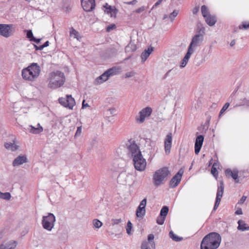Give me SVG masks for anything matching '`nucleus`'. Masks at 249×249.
I'll list each match as a JSON object with an SVG mask.
<instances>
[{
	"instance_id": "nucleus-1",
	"label": "nucleus",
	"mask_w": 249,
	"mask_h": 249,
	"mask_svg": "<svg viewBox=\"0 0 249 249\" xmlns=\"http://www.w3.org/2000/svg\"><path fill=\"white\" fill-rule=\"evenodd\" d=\"M221 237L216 232H211L205 235L201 243V249H216L220 244Z\"/></svg>"
},
{
	"instance_id": "nucleus-2",
	"label": "nucleus",
	"mask_w": 249,
	"mask_h": 249,
	"mask_svg": "<svg viewBox=\"0 0 249 249\" xmlns=\"http://www.w3.org/2000/svg\"><path fill=\"white\" fill-rule=\"evenodd\" d=\"M66 80L64 73L59 71H56L49 73L48 87L56 89L62 86Z\"/></svg>"
},
{
	"instance_id": "nucleus-3",
	"label": "nucleus",
	"mask_w": 249,
	"mask_h": 249,
	"mask_svg": "<svg viewBox=\"0 0 249 249\" xmlns=\"http://www.w3.org/2000/svg\"><path fill=\"white\" fill-rule=\"evenodd\" d=\"M40 71V66L36 63H33L22 70V77L25 80L33 81L39 76Z\"/></svg>"
},
{
	"instance_id": "nucleus-4",
	"label": "nucleus",
	"mask_w": 249,
	"mask_h": 249,
	"mask_svg": "<svg viewBox=\"0 0 249 249\" xmlns=\"http://www.w3.org/2000/svg\"><path fill=\"white\" fill-rule=\"evenodd\" d=\"M170 174L166 167H162L156 171L153 175V182L155 186H158L161 184L162 181Z\"/></svg>"
},
{
	"instance_id": "nucleus-5",
	"label": "nucleus",
	"mask_w": 249,
	"mask_h": 249,
	"mask_svg": "<svg viewBox=\"0 0 249 249\" xmlns=\"http://www.w3.org/2000/svg\"><path fill=\"white\" fill-rule=\"evenodd\" d=\"M55 220L54 215L51 213H48L47 216L42 217L41 224L43 228L48 231H51L54 227Z\"/></svg>"
},
{
	"instance_id": "nucleus-6",
	"label": "nucleus",
	"mask_w": 249,
	"mask_h": 249,
	"mask_svg": "<svg viewBox=\"0 0 249 249\" xmlns=\"http://www.w3.org/2000/svg\"><path fill=\"white\" fill-rule=\"evenodd\" d=\"M133 161L135 169L139 171H143L146 165V160L143 158L141 152L139 151L133 158Z\"/></svg>"
},
{
	"instance_id": "nucleus-7",
	"label": "nucleus",
	"mask_w": 249,
	"mask_h": 249,
	"mask_svg": "<svg viewBox=\"0 0 249 249\" xmlns=\"http://www.w3.org/2000/svg\"><path fill=\"white\" fill-rule=\"evenodd\" d=\"M204 28H200L199 31V33L195 35L190 43L188 49L191 50L192 51H195V48L201 45L202 43L203 40V35L200 34L201 32H204Z\"/></svg>"
},
{
	"instance_id": "nucleus-8",
	"label": "nucleus",
	"mask_w": 249,
	"mask_h": 249,
	"mask_svg": "<svg viewBox=\"0 0 249 249\" xmlns=\"http://www.w3.org/2000/svg\"><path fill=\"white\" fill-rule=\"evenodd\" d=\"M59 103L64 107L72 109L75 105L74 99L71 95H66V97H61L58 99Z\"/></svg>"
},
{
	"instance_id": "nucleus-9",
	"label": "nucleus",
	"mask_w": 249,
	"mask_h": 249,
	"mask_svg": "<svg viewBox=\"0 0 249 249\" xmlns=\"http://www.w3.org/2000/svg\"><path fill=\"white\" fill-rule=\"evenodd\" d=\"M224 189V183L223 181L221 180L219 182V185L218 186L215 204L213 210V212L215 211L219 206L221 198L223 196Z\"/></svg>"
},
{
	"instance_id": "nucleus-10",
	"label": "nucleus",
	"mask_w": 249,
	"mask_h": 249,
	"mask_svg": "<svg viewBox=\"0 0 249 249\" xmlns=\"http://www.w3.org/2000/svg\"><path fill=\"white\" fill-rule=\"evenodd\" d=\"M15 28L13 24H1V36L8 37L13 35Z\"/></svg>"
},
{
	"instance_id": "nucleus-11",
	"label": "nucleus",
	"mask_w": 249,
	"mask_h": 249,
	"mask_svg": "<svg viewBox=\"0 0 249 249\" xmlns=\"http://www.w3.org/2000/svg\"><path fill=\"white\" fill-rule=\"evenodd\" d=\"M184 169L183 168H181L170 181L169 185L171 188H174L178 185L181 181Z\"/></svg>"
},
{
	"instance_id": "nucleus-12",
	"label": "nucleus",
	"mask_w": 249,
	"mask_h": 249,
	"mask_svg": "<svg viewBox=\"0 0 249 249\" xmlns=\"http://www.w3.org/2000/svg\"><path fill=\"white\" fill-rule=\"evenodd\" d=\"M81 3L83 10L87 12L92 11L96 5L95 0H81Z\"/></svg>"
},
{
	"instance_id": "nucleus-13",
	"label": "nucleus",
	"mask_w": 249,
	"mask_h": 249,
	"mask_svg": "<svg viewBox=\"0 0 249 249\" xmlns=\"http://www.w3.org/2000/svg\"><path fill=\"white\" fill-rule=\"evenodd\" d=\"M152 112V110L150 107H146L139 112V118L137 117L136 120L141 123H143L146 117L151 115Z\"/></svg>"
},
{
	"instance_id": "nucleus-14",
	"label": "nucleus",
	"mask_w": 249,
	"mask_h": 249,
	"mask_svg": "<svg viewBox=\"0 0 249 249\" xmlns=\"http://www.w3.org/2000/svg\"><path fill=\"white\" fill-rule=\"evenodd\" d=\"M126 146L129 150V152L131 153L132 157L133 158L134 157V156L140 151L138 145L135 143V141H132L131 139L129 140L128 141V143H126Z\"/></svg>"
},
{
	"instance_id": "nucleus-15",
	"label": "nucleus",
	"mask_w": 249,
	"mask_h": 249,
	"mask_svg": "<svg viewBox=\"0 0 249 249\" xmlns=\"http://www.w3.org/2000/svg\"><path fill=\"white\" fill-rule=\"evenodd\" d=\"M103 8H105V12L107 14H110V17L114 18L116 17L118 10L115 7H112L106 3L105 5H103Z\"/></svg>"
},
{
	"instance_id": "nucleus-16",
	"label": "nucleus",
	"mask_w": 249,
	"mask_h": 249,
	"mask_svg": "<svg viewBox=\"0 0 249 249\" xmlns=\"http://www.w3.org/2000/svg\"><path fill=\"white\" fill-rule=\"evenodd\" d=\"M204 137L203 135H200L198 136L196 140L195 143V152L196 154H198L201 148Z\"/></svg>"
},
{
	"instance_id": "nucleus-17",
	"label": "nucleus",
	"mask_w": 249,
	"mask_h": 249,
	"mask_svg": "<svg viewBox=\"0 0 249 249\" xmlns=\"http://www.w3.org/2000/svg\"><path fill=\"white\" fill-rule=\"evenodd\" d=\"M28 162V159L27 156L25 155H20L18 156L13 160L12 165L13 166H18L24 163Z\"/></svg>"
},
{
	"instance_id": "nucleus-18",
	"label": "nucleus",
	"mask_w": 249,
	"mask_h": 249,
	"mask_svg": "<svg viewBox=\"0 0 249 249\" xmlns=\"http://www.w3.org/2000/svg\"><path fill=\"white\" fill-rule=\"evenodd\" d=\"M131 176V174L127 173L125 171H123L118 176L117 181L121 184L125 185L127 183L128 178Z\"/></svg>"
},
{
	"instance_id": "nucleus-19",
	"label": "nucleus",
	"mask_w": 249,
	"mask_h": 249,
	"mask_svg": "<svg viewBox=\"0 0 249 249\" xmlns=\"http://www.w3.org/2000/svg\"><path fill=\"white\" fill-rule=\"evenodd\" d=\"M226 175L229 178L231 177L236 183L239 182L238 179V171L236 169H234L232 171L231 169H227L225 170Z\"/></svg>"
},
{
	"instance_id": "nucleus-20",
	"label": "nucleus",
	"mask_w": 249,
	"mask_h": 249,
	"mask_svg": "<svg viewBox=\"0 0 249 249\" xmlns=\"http://www.w3.org/2000/svg\"><path fill=\"white\" fill-rule=\"evenodd\" d=\"M172 133H168L164 141V148L166 153H169L170 152V149L172 146Z\"/></svg>"
},
{
	"instance_id": "nucleus-21",
	"label": "nucleus",
	"mask_w": 249,
	"mask_h": 249,
	"mask_svg": "<svg viewBox=\"0 0 249 249\" xmlns=\"http://www.w3.org/2000/svg\"><path fill=\"white\" fill-rule=\"evenodd\" d=\"M153 47L150 46L147 49L145 50L141 54V59L142 62H144L151 53L153 51Z\"/></svg>"
},
{
	"instance_id": "nucleus-22",
	"label": "nucleus",
	"mask_w": 249,
	"mask_h": 249,
	"mask_svg": "<svg viewBox=\"0 0 249 249\" xmlns=\"http://www.w3.org/2000/svg\"><path fill=\"white\" fill-rule=\"evenodd\" d=\"M206 22L210 26H212L214 25L216 22V17L214 15H211L209 14L206 17H204Z\"/></svg>"
},
{
	"instance_id": "nucleus-23",
	"label": "nucleus",
	"mask_w": 249,
	"mask_h": 249,
	"mask_svg": "<svg viewBox=\"0 0 249 249\" xmlns=\"http://www.w3.org/2000/svg\"><path fill=\"white\" fill-rule=\"evenodd\" d=\"M108 74H109L107 73L106 71H105L102 74H101L96 79V82L97 83V84H100L106 81L109 77Z\"/></svg>"
},
{
	"instance_id": "nucleus-24",
	"label": "nucleus",
	"mask_w": 249,
	"mask_h": 249,
	"mask_svg": "<svg viewBox=\"0 0 249 249\" xmlns=\"http://www.w3.org/2000/svg\"><path fill=\"white\" fill-rule=\"evenodd\" d=\"M17 244V242L15 241H10L6 243L5 246L1 244V249H14Z\"/></svg>"
},
{
	"instance_id": "nucleus-25",
	"label": "nucleus",
	"mask_w": 249,
	"mask_h": 249,
	"mask_svg": "<svg viewBox=\"0 0 249 249\" xmlns=\"http://www.w3.org/2000/svg\"><path fill=\"white\" fill-rule=\"evenodd\" d=\"M238 226L237 229L241 231L249 230V226L242 220H239L237 222Z\"/></svg>"
},
{
	"instance_id": "nucleus-26",
	"label": "nucleus",
	"mask_w": 249,
	"mask_h": 249,
	"mask_svg": "<svg viewBox=\"0 0 249 249\" xmlns=\"http://www.w3.org/2000/svg\"><path fill=\"white\" fill-rule=\"evenodd\" d=\"M141 249H155V243L142 242L141 245Z\"/></svg>"
},
{
	"instance_id": "nucleus-27",
	"label": "nucleus",
	"mask_w": 249,
	"mask_h": 249,
	"mask_svg": "<svg viewBox=\"0 0 249 249\" xmlns=\"http://www.w3.org/2000/svg\"><path fill=\"white\" fill-rule=\"evenodd\" d=\"M120 69L119 67H113L106 71L108 73L109 77L118 74L120 71Z\"/></svg>"
},
{
	"instance_id": "nucleus-28",
	"label": "nucleus",
	"mask_w": 249,
	"mask_h": 249,
	"mask_svg": "<svg viewBox=\"0 0 249 249\" xmlns=\"http://www.w3.org/2000/svg\"><path fill=\"white\" fill-rule=\"evenodd\" d=\"M37 127H35L32 125H30L31 127L30 132L33 134H39L43 131V127L40 125L39 124H37Z\"/></svg>"
},
{
	"instance_id": "nucleus-29",
	"label": "nucleus",
	"mask_w": 249,
	"mask_h": 249,
	"mask_svg": "<svg viewBox=\"0 0 249 249\" xmlns=\"http://www.w3.org/2000/svg\"><path fill=\"white\" fill-rule=\"evenodd\" d=\"M4 146L7 149H10L12 151H15L18 149V146L15 144L14 143L6 142L4 144Z\"/></svg>"
},
{
	"instance_id": "nucleus-30",
	"label": "nucleus",
	"mask_w": 249,
	"mask_h": 249,
	"mask_svg": "<svg viewBox=\"0 0 249 249\" xmlns=\"http://www.w3.org/2000/svg\"><path fill=\"white\" fill-rule=\"evenodd\" d=\"M125 52H133L137 50L136 45L130 42L125 47Z\"/></svg>"
},
{
	"instance_id": "nucleus-31",
	"label": "nucleus",
	"mask_w": 249,
	"mask_h": 249,
	"mask_svg": "<svg viewBox=\"0 0 249 249\" xmlns=\"http://www.w3.org/2000/svg\"><path fill=\"white\" fill-rule=\"evenodd\" d=\"M145 214V209L138 206L136 210V215L138 217L143 218Z\"/></svg>"
},
{
	"instance_id": "nucleus-32",
	"label": "nucleus",
	"mask_w": 249,
	"mask_h": 249,
	"mask_svg": "<svg viewBox=\"0 0 249 249\" xmlns=\"http://www.w3.org/2000/svg\"><path fill=\"white\" fill-rule=\"evenodd\" d=\"M169 237L176 242H179L183 240V237H179L175 234L172 231H171L169 233Z\"/></svg>"
},
{
	"instance_id": "nucleus-33",
	"label": "nucleus",
	"mask_w": 249,
	"mask_h": 249,
	"mask_svg": "<svg viewBox=\"0 0 249 249\" xmlns=\"http://www.w3.org/2000/svg\"><path fill=\"white\" fill-rule=\"evenodd\" d=\"M169 211V208L168 206H164L161 208L160 211V215L166 218Z\"/></svg>"
},
{
	"instance_id": "nucleus-34",
	"label": "nucleus",
	"mask_w": 249,
	"mask_h": 249,
	"mask_svg": "<svg viewBox=\"0 0 249 249\" xmlns=\"http://www.w3.org/2000/svg\"><path fill=\"white\" fill-rule=\"evenodd\" d=\"M201 10L202 16L204 18L206 17L207 15H209L210 14L207 7L205 5H203L201 6Z\"/></svg>"
},
{
	"instance_id": "nucleus-35",
	"label": "nucleus",
	"mask_w": 249,
	"mask_h": 249,
	"mask_svg": "<svg viewBox=\"0 0 249 249\" xmlns=\"http://www.w3.org/2000/svg\"><path fill=\"white\" fill-rule=\"evenodd\" d=\"M194 52L193 51H192L191 50L188 48L187 53H186L185 56L183 58V60H184V61H186L188 62L191 55L194 53Z\"/></svg>"
},
{
	"instance_id": "nucleus-36",
	"label": "nucleus",
	"mask_w": 249,
	"mask_h": 249,
	"mask_svg": "<svg viewBox=\"0 0 249 249\" xmlns=\"http://www.w3.org/2000/svg\"><path fill=\"white\" fill-rule=\"evenodd\" d=\"M217 165V163L214 162L213 164V166L211 168V174L215 178H216L218 176V171L216 169V168L215 167Z\"/></svg>"
},
{
	"instance_id": "nucleus-37",
	"label": "nucleus",
	"mask_w": 249,
	"mask_h": 249,
	"mask_svg": "<svg viewBox=\"0 0 249 249\" xmlns=\"http://www.w3.org/2000/svg\"><path fill=\"white\" fill-rule=\"evenodd\" d=\"M11 197V195L10 193H2L1 192V198L5 199L6 200H9Z\"/></svg>"
},
{
	"instance_id": "nucleus-38",
	"label": "nucleus",
	"mask_w": 249,
	"mask_h": 249,
	"mask_svg": "<svg viewBox=\"0 0 249 249\" xmlns=\"http://www.w3.org/2000/svg\"><path fill=\"white\" fill-rule=\"evenodd\" d=\"M107 114L109 115H115L117 114V111L115 107H111L107 110Z\"/></svg>"
},
{
	"instance_id": "nucleus-39",
	"label": "nucleus",
	"mask_w": 249,
	"mask_h": 249,
	"mask_svg": "<svg viewBox=\"0 0 249 249\" xmlns=\"http://www.w3.org/2000/svg\"><path fill=\"white\" fill-rule=\"evenodd\" d=\"M93 224L96 228H99L102 225V223L99 220L95 219L93 220Z\"/></svg>"
},
{
	"instance_id": "nucleus-40",
	"label": "nucleus",
	"mask_w": 249,
	"mask_h": 249,
	"mask_svg": "<svg viewBox=\"0 0 249 249\" xmlns=\"http://www.w3.org/2000/svg\"><path fill=\"white\" fill-rule=\"evenodd\" d=\"M165 219V217H164L163 216H161L160 215L157 217L156 222L158 224L162 225L164 224Z\"/></svg>"
},
{
	"instance_id": "nucleus-41",
	"label": "nucleus",
	"mask_w": 249,
	"mask_h": 249,
	"mask_svg": "<svg viewBox=\"0 0 249 249\" xmlns=\"http://www.w3.org/2000/svg\"><path fill=\"white\" fill-rule=\"evenodd\" d=\"M25 31L26 32V37L31 41V39H33L34 37L32 30H25Z\"/></svg>"
},
{
	"instance_id": "nucleus-42",
	"label": "nucleus",
	"mask_w": 249,
	"mask_h": 249,
	"mask_svg": "<svg viewBox=\"0 0 249 249\" xmlns=\"http://www.w3.org/2000/svg\"><path fill=\"white\" fill-rule=\"evenodd\" d=\"M132 228V224L130 221H128L127 223V226L126 228V232L128 234H130Z\"/></svg>"
},
{
	"instance_id": "nucleus-43",
	"label": "nucleus",
	"mask_w": 249,
	"mask_h": 249,
	"mask_svg": "<svg viewBox=\"0 0 249 249\" xmlns=\"http://www.w3.org/2000/svg\"><path fill=\"white\" fill-rule=\"evenodd\" d=\"M229 106H230V103H226L224 105V106L222 107V109H221V110L219 112V117L226 110V109L228 108Z\"/></svg>"
},
{
	"instance_id": "nucleus-44",
	"label": "nucleus",
	"mask_w": 249,
	"mask_h": 249,
	"mask_svg": "<svg viewBox=\"0 0 249 249\" xmlns=\"http://www.w3.org/2000/svg\"><path fill=\"white\" fill-rule=\"evenodd\" d=\"M178 14V11L174 10L173 12L170 14L169 18H170L171 21L174 19V18L177 16Z\"/></svg>"
},
{
	"instance_id": "nucleus-45",
	"label": "nucleus",
	"mask_w": 249,
	"mask_h": 249,
	"mask_svg": "<svg viewBox=\"0 0 249 249\" xmlns=\"http://www.w3.org/2000/svg\"><path fill=\"white\" fill-rule=\"evenodd\" d=\"M70 34L71 35H74V37L75 38H76L78 39V36L79 35V33L76 31L75 29H74L73 28H71V30L70 31Z\"/></svg>"
},
{
	"instance_id": "nucleus-46",
	"label": "nucleus",
	"mask_w": 249,
	"mask_h": 249,
	"mask_svg": "<svg viewBox=\"0 0 249 249\" xmlns=\"http://www.w3.org/2000/svg\"><path fill=\"white\" fill-rule=\"evenodd\" d=\"M154 235L153 234H150L148 235L147 241H144V242H149L151 244L152 243H155L154 241Z\"/></svg>"
},
{
	"instance_id": "nucleus-47",
	"label": "nucleus",
	"mask_w": 249,
	"mask_h": 249,
	"mask_svg": "<svg viewBox=\"0 0 249 249\" xmlns=\"http://www.w3.org/2000/svg\"><path fill=\"white\" fill-rule=\"evenodd\" d=\"M116 25L115 24H111L108 25L106 29V31L107 32H109L111 30H113V29L116 28Z\"/></svg>"
},
{
	"instance_id": "nucleus-48",
	"label": "nucleus",
	"mask_w": 249,
	"mask_h": 249,
	"mask_svg": "<svg viewBox=\"0 0 249 249\" xmlns=\"http://www.w3.org/2000/svg\"><path fill=\"white\" fill-rule=\"evenodd\" d=\"M146 203H147V199L146 198H144L140 202V204L139 206H141V207L143 208V209H145V206H146Z\"/></svg>"
},
{
	"instance_id": "nucleus-49",
	"label": "nucleus",
	"mask_w": 249,
	"mask_h": 249,
	"mask_svg": "<svg viewBox=\"0 0 249 249\" xmlns=\"http://www.w3.org/2000/svg\"><path fill=\"white\" fill-rule=\"evenodd\" d=\"M239 29H249V23H247L246 22H243L242 24L239 26Z\"/></svg>"
},
{
	"instance_id": "nucleus-50",
	"label": "nucleus",
	"mask_w": 249,
	"mask_h": 249,
	"mask_svg": "<svg viewBox=\"0 0 249 249\" xmlns=\"http://www.w3.org/2000/svg\"><path fill=\"white\" fill-rule=\"evenodd\" d=\"M82 133V126H79L77 127L76 133L74 135V137L79 136Z\"/></svg>"
},
{
	"instance_id": "nucleus-51",
	"label": "nucleus",
	"mask_w": 249,
	"mask_h": 249,
	"mask_svg": "<svg viewBox=\"0 0 249 249\" xmlns=\"http://www.w3.org/2000/svg\"><path fill=\"white\" fill-rule=\"evenodd\" d=\"M111 221H112V225H117V224H119V223H120L122 222V219L121 218L113 219H112Z\"/></svg>"
},
{
	"instance_id": "nucleus-52",
	"label": "nucleus",
	"mask_w": 249,
	"mask_h": 249,
	"mask_svg": "<svg viewBox=\"0 0 249 249\" xmlns=\"http://www.w3.org/2000/svg\"><path fill=\"white\" fill-rule=\"evenodd\" d=\"M135 75V72L133 71L127 72L125 74V78H129Z\"/></svg>"
},
{
	"instance_id": "nucleus-53",
	"label": "nucleus",
	"mask_w": 249,
	"mask_h": 249,
	"mask_svg": "<svg viewBox=\"0 0 249 249\" xmlns=\"http://www.w3.org/2000/svg\"><path fill=\"white\" fill-rule=\"evenodd\" d=\"M163 1H165L166 0H158L153 5L151 10H153L154 8H155V7H157L158 6H159Z\"/></svg>"
},
{
	"instance_id": "nucleus-54",
	"label": "nucleus",
	"mask_w": 249,
	"mask_h": 249,
	"mask_svg": "<svg viewBox=\"0 0 249 249\" xmlns=\"http://www.w3.org/2000/svg\"><path fill=\"white\" fill-rule=\"evenodd\" d=\"M247 199V196H243L239 200L238 203L240 204H242L244 203Z\"/></svg>"
},
{
	"instance_id": "nucleus-55",
	"label": "nucleus",
	"mask_w": 249,
	"mask_h": 249,
	"mask_svg": "<svg viewBox=\"0 0 249 249\" xmlns=\"http://www.w3.org/2000/svg\"><path fill=\"white\" fill-rule=\"evenodd\" d=\"M145 10V7L144 6H142L139 8H138L137 9H136L135 10V12L137 13H141V12L144 11Z\"/></svg>"
},
{
	"instance_id": "nucleus-56",
	"label": "nucleus",
	"mask_w": 249,
	"mask_h": 249,
	"mask_svg": "<svg viewBox=\"0 0 249 249\" xmlns=\"http://www.w3.org/2000/svg\"><path fill=\"white\" fill-rule=\"evenodd\" d=\"M41 39V38H36L35 36L33 37V39H31V41L34 42L37 44L40 43Z\"/></svg>"
},
{
	"instance_id": "nucleus-57",
	"label": "nucleus",
	"mask_w": 249,
	"mask_h": 249,
	"mask_svg": "<svg viewBox=\"0 0 249 249\" xmlns=\"http://www.w3.org/2000/svg\"><path fill=\"white\" fill-rule=\"evenodd\" d=\"M137 2V0H133L129 2H125L124 3L128 5H134Z\"/></svg>"
},
{
	"instance_id": "nucleus-58",
	"label": "nucleus",
	"mask_w": 249,
	"mask_h": 249,
	"mask_svg": "<svg viewBox=\"0 0 249 249\" xmlns=\"http://www.w3.org/2000/svg\"><path fill=\"white\" fill-rule=\"evenodd\" d=\"M34 47L35 48V50L36 51H37V50H40L41 51V50H42L43 49V48L42 45H40V46H37L36 45L34 44Z\"/></svg>"
},
{
	"instance_id": "nucleus-59",
	"label": "nucleus",
	"mask_w": 249,
	"mask_h": 249,
	"mask_svg": "<svg viewBox=\"0 0 249 249\" xmlns=\"http://www.w3.org/2000/svg\"><path fill=\"white\" fill-rule=\"evenodd\" d=\"M235 213L237 215L242 214L243 212L241 208H238V209L235 211Z\"/></svg>"
},
{
	"instance_id": "nucleus-60",
	"label": "nucleus",
	"mask_w": 249,
	"mask_h": 249,
	"mask_svg": "<svg viewBox=\"0 0 249 249\" xmlns=\"http://www.w3.org/2000/svg\"><path fill=\"white\" fill-rule=\"evenodd\" d=\"M187 62L186 61H184V60H182L181 61V63H180V67L181 68H184L185 67V66L186 65Z\"/></svg>"
},
{
	"instance_id": "nucleus-61",
	"label": "nucleus",
	"mask_w": 249,
	"mask_h": 249,
	"mask_svg": "<svg viewBox=\"0 0 249 249\" xmlns=\"http://www.w3.org/2000/svg\"><path fill=\"white\" fill-rule=\"evenodd\" d=\"M198 11H199V7H196L193 10V13L194 14H196Z\"/></svg>"
},
{
	"instance_id": "nucleus-62",
	"label": "nucleus",
	"mask_w": 249,
	"mask_h": 249,
	"mask_svg": "<svg viewBox=\"0 0 249 249\" xmlns=\"http://www.w3.org/2000/svg\"><path fill=\"white\" fill-rule=\"evenodd\" d=\"M49 41H46L43 45H42L43 48H45V47H48L49 45Z\"/></svg>"
},
{
	"instance_id": "nucleus-63",
	"label": "nucleus",
	"mask_w": 249,
	"mask_h": 249,
	"mask_svg": "<svg viewBox=\"0 0 249 249\" xmlns=\"http://www.w3.org/2000/svg\"><path fill=\"white\" fill-rule=\"evenodd\" d=\"M85 102V100H83V103H82V108H83L85 107H89L88 103H86V104H84Z\"/></svg>"
},
{
	"instance_id": "nucleus-64",
	"label": "nucleus",
	"mask_w": 249,
	"mask_h": 249,
	"mask_svg": "<svg viewBox=\"0 0 249 249\" xmlns=\"http://www.w3.org/2000/svg\"><path fill=\"white\" fill-rule=\"evenodd\" d=\"M171 71V70L168 71L165 74V75H164V77H163V78L165 79L169 75V73L170 72V71Z\"/></svg>"
}]
</instances>
